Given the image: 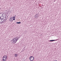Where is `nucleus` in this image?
Here are the masks:
<instances>
[{"mask_svg":"<svg viewBox=\"0 0 61 61\" xmlns=\"http://www.w3.org/2000/svg\"><path fill=\"white\" fill-rule=\"evenodd\" d=\"M19 39H18V37H16L15 38H14L13 40V42H14V43H15L16 41L18 40Z\"/></svg>","mask_w":61,"mask_h":61,"instance_id":"obj_1","label":"nucleus"},{"mask_svg":"<svg viewBox=\"0 0 61 61\" xmlns=\"http://www.w3.org/2000/svg\"><path fill=\"white\" fill-rule=\"evenodd\" d=\"M34 59V57L33 56H31L30 57V61H33Z\"/></svg>","mask_w":61,"mask_h":61,"instance_id":"obj_2","label":"nucleus"},{"mask_svg":"<svg viewBox=\"0 0 61 61\" xmlns=\"http://www.w3.org/2000/svg\"><path fill=\"white\" fill-rule=\"evenodd\" d=\"M7 58H5V57H3L2 59L3 61H5L7 59Z\"/></svg>","mask_w":61,"mask_h":61,"instance_id":"obj_3","label":"nucleus"},{"mask_svg":"<svg viewBox=\"0 0 61 61\" xmlns=\"http://www.w3.org/2000/svg\"><path fill=\"white\" fill-rule=\"evenodd\" d=\"M9 21H13V20H12L11 17L10 18V19L9 20Z\"/></svg>","mask_w":61,"mask_h":61,"instance_id":"obj_4","label":"nucleus"},{"mask_svg":"<svg viewBox=\"0 0 61 61\" xmlns=\"http://www.w3.org/2000/svg\"><path fill=\"white\" fill-rule=\"evenodd\" d=\"M56 41V40H50V42H53V41Z\"/></svg>","mask_w":61,"mask_h":61,"instance_id":"obj_5","label":"nucleus"},{"mask_svg":"<svg viewBox=\"0 0 61 61\" xmlns=\"http://www.w3.org/2000/svg\"><path fill=\"white\" fill-rule=\"evenodd\" d=\"M14 55L15 56V57H16L18 55H17V54H15Z\"/></svg>","mask_w":61,"mask_h":61,"instance_id":"obj_6","label":"nucleus"},{"mask_svg":"<svg viewBox=\"0 0 61 61\" xmlns=\"http://www.w3.org/2000/svg\"><path fill=\"white\" fill-rule=\"evenodd\" d=\"M3 57H5V58H7V56L6 55H5L3 56Z\"/></svg>","mask_w":61,"mask_h":61,"instance_id":"obj_7","label":"nucleus"},{"mask_svg":"<svg viewBox=\"0 0 61 61\" xmlns=\"http://www.w3.org/2000/svg\"><path fill=\"white\" fill-rule=\"evenodd\" d=\"M21 23L20 22H16V24H21Z\"/></svg>","mask_w":61,"mask_h":61,"instance_id":"obj_8","label":"nucleus"},{"mask_svg":"<svg viewBox=\"0 0 61 61\" xmlns=\"http://www.w3.org/2000/svg\"><path fill=\"white\" fill-rule=\"evenodd\" d=\"M2 22H3V21H2L1 20L0 21V23H2Z\"/></svg>","mask_w":61,"mask_h":61,"instance_id":"obj_9","label":"nucleus"},{"mask_svg":"<svg viewBox=\"0 0 61 61\" xmlns=\"http://www.w3.org/2000/svg\"><path fill=\"white\" fill-rule=\"evenodd\" d=\"M13 20H15V18H13Z\"/></svg>","mask_w":61,"mask_h":61,"instance_id":"obj_10","label":"nucleus"},{"mask_svg":"<svg viewBox=\"0 0 61 61\" xmlns=\"http://www.w3.org/2000/svg\"><path fill=\"white\" fill-rule=\"evenodd\" d=\"M12 19H13V18H15V17H14L13 18H12Z\"/></svg>","mask_w":61,"mask_h":61,"instance_id":"obj_11","label":"nucleus"},{"mask_svg":"<svg viewBox=\"0 0 61 61\" xmlns=\"http://www.w3.org/2000/svg\"><path fill=\"white\" fill-rule=\"evenodd\" d=\"M1 19L2 18H1V17H0V20H1Z\"/></svg>","mask_w":61,"mask_h":61,"instance_id":"obj_12","label":"nucleus"},{"mask_svg":"<svg viewBox=\"0 0 61 61\" xmlns=\"http://www.w3.org/2000/svg\"><path fill=\"white\" fill-rule=\"evenodd\" d=\"M14 16H15H15H16V15H15Z\"/></svg>","mask_w":61,"mask_h":61,"instance_id":"obj_13","label":"nucleus"},{"mask_svg":"<svg viewBox=\"0 0 61 61\" xmlns=\"http://www.w3.org/2000/svg\"><path fill=\"white\" fill-rule=\"evenodd\" d=\"M57 61V60H55V61Z\"/></svg>","mask_w":61,"mask_h":61,"instance_id":"obj_14","label":"nucleus"}]
</instances>
